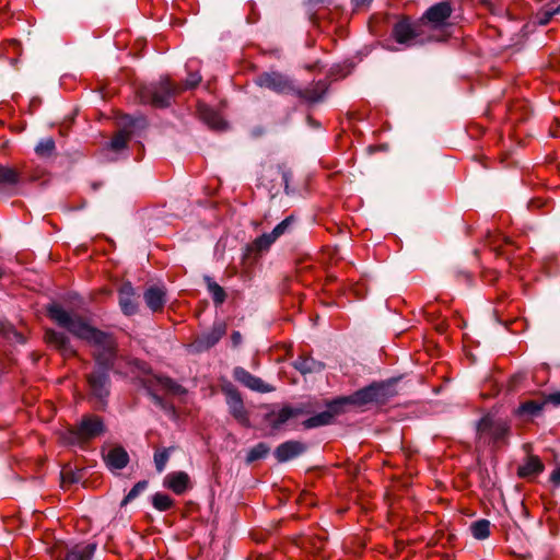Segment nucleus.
I'll list each match as a JSON object with an SVG mask.
<instances>
[{
	"instance_id": "nucleus-1",
	"label": "nucleus",
	"mask_w": 560,
	"mask_h": 560,
	"mask_svg": "<svg viewBox=\"0 0 560 560\" xmlns=\"http://www.w3.org/2000/svg\"><path fill=\"white\" fill-rule=\"evenodd\" d=\"M47 312L60 327L96 348V369L88 376V383L92 395L104 402L109 394L108 372L115 357V341L112 335L96 329L83 317L66 311L59 304H50Z\"/></svg>"
},
{
	"instance_id": "nucleus-2",
	"label": "nucleus",
	"mask_w": 560,
	"mask_h": 560,
	"mask_svg": "<svg viewBox=\"0 0 560 560\" xmlns=\"http://www.w3.org/2000/svg\"><path fill=\"white\" fill-rule=\"evenodd\" d=\"M183 92L180 84L172 82L170 79H161L158 83L141 85L137 90V95L141 103L153 107H167L171 100Z\"/></svg>"
},
{
	"instance_id": "nucleus-3",
	"label": "nucleus",
	"mask_w": 560,
	"mask_h": 560,
	"mask_svg": "<svg viewBox=\"0 0 560 560\" xmlns=\"http://www.w3.org/2000/svg\"><path fill=\"white\" fill-rule=\"evenodd\" d=\"M393 37L399 44L417 45L423 44L430 39L425 36V24L423 21L418 20L412 22L411 19L404 16L393 27Z\"/></svg>"
},
{
	"instance_id": "nucleus-4",
	"label": "nucleus",
	"mask_w": 560,
	"mask_h": 560,
	"mask_svg": "<svg viewBox=\"0 0 560 560\" xmlns=\"http://www.w3.org/2000/svg\"><path fill=\"white\" fill-rule=\"evenodd\" d=\"M510 432V425L505 420L492 416L482 417L477 424V436L483 444H495L504 441Z\"/></svg>"
},
{
	"instance_id": "nucleus-5",
	"label": "nucleus",
	"mask_w": 560,
	"mask_h": 560,
	"mask_svg": "<svg viewBox=\"0 0 560 560\" xmlns=\"http://www.w3.org/2000/svg\"><path fill=\"white\" fill-rule=\"evenodd\" d=\"M104 431V424L97 416H84L78 427L70 430L72 442H82L100 435Z\"/></svg>"
},
{
	"instance_id": "nucleus-6",
	"label": "nucleus",
	"mask_w": 560,
	"mask_h": 560,
	"mask_svg": "<svg viewBox=\"0 0 560 560\" xmlns=\"http://www.w3.org/2000/svg\"><path fill=\"white\" fill-rule=\"evenodd\" d=\"M96 546L94 544H77L72 547L56 546L51 550L54 560H91Z\"/></svg>"
},
{
	"instance_id": "nucleus-7",
	"label": "nucleus",
	"mask_w": 560,
	"mask_h": 560,
	"mask_svg": "<svg viewBox=\"0 0 560 560\" xmlns=\"http://www.w3.org/2000/svg\"><path fill=\"white\" fill-rule=\"evenodd\" d=\"M293 221L294 218L292 215L285 218L283 221L277 224L270 233H265L255 238L250 245V249L259 253L268 250L269 247L288 231Z\"/></svg>"
},
{
	"instance_id": "nucleus-8",
	"label": "nucleus",
	"mask_w": 560,
	"mask_h": 560,
	"mask_svg": "<svg viewBox=\"0 0 560 560\" xmlns=\"http://www.w3.org/2000/svg\"><path fill=\"white\" fill-rule=\"evenodd\" d=\"M452 14V7L448 1H441L430 7L422 19L425 24V30L431 26L432 28H439L446 24L447 19Z\"/></svg>"
},
{
	"instance_id": "nucleus-9",
	"label": "nucleus",
	"mask_w": 560,
	"mask_h": 560,
	"mask_svg": "<svg viewBox=\"0 0 560 560\" xmlns=\"http://www.w3.org/2000/svg\"><path fill=\"white\" fill-rule=\"evenodd\" d=\"M305 413L301 407L284 406L280 410H272L265 416V421L271 428L272 432L279 431L289 420Z\"/></svg>"
},
{
	"instance_id": "nucleus-10",
	"label": "nucleus",
	"mask_w": 560,
	"mask_h": 560,
	"mask_svg": "<svg viewBox=\"0 0 560 560\" xmlns=\"http://www.w3.org/2000/svg\"><path fill=\"white\" fill-rule=\"evenodd\" d=\"M226 334V325L222 322L215 323L210 331L199 336L191 347L198 351H205L213 347Z\"/></svg>"
},
{
	"instance_id": "nucleus-11",
	"label": "nucleus",
	"mask_w": 560,
	"mask_h": 560,
	"mask_svg": "<svg viewBox=\"0 0 560 560\" xmlns=\"http://www.w3.org/2000/svg\"><path fill=\"white\" fill-rule=\"evenodd\" d=\"M233 377L245 387L258 393H270L275 389L271 385L265 383L261 378L250 374L241 366L233 370Z\"/></svg>"
},
{
	"instance_id": "nucleus-12",
	"label": "nucleus",
	"mask_w": 560,
	"mask_h": 560,
	"mask_svg": "<svg viewBox=\"0 0 560 560\" xmlns=\"http://www.w3.org/2000/svg\"><path fill=\"white\" fill-rule=\"evenodd\" d=\"M382 387L377 385H370L352 395L338 400L340 404L348 402L357 406H363L372 401H377L381 396Z\"/></svg>"
},
{
	"instance_id": "nucleus-13",
	"label": "nucleus",
	"mask_w": 560,
	"mask_h": 560,
	"mask_svg": "<svg viewBox=\"0 0 560 560\" xmlns=\"http://www.w3.org/2000/svg\"><path fill=\"white\" fill-rule=\"evenodd\" d=\"M257 84L279 93L284 92L290 88L288 79L278 72L261 73L257 78Z\"/></svg>"
},
{
	"instance_id": "nucleus-14",
	"label": "nucleus",
	"mask_w": 560,
	"mask_h": 560,
	"mask_svg": "<svg viewBox=\"0 0 560 560\" xmlns=\"http://www.w3.org/2000/svg\"><path fill=\"white\" fill-rule=\"evenodd\" d=\"M119 305L125 315H133L138 311V303L136 301V293L130 282L124 283L119 289Z\"/></svg>"
},
{
	"instance_id": "nucleus-15",
	"label": "nucleus",
	"mask_w": 560,
	"mask_h": 560,
	"mask_svg": "<svg viewBox=\"0 0 560 560\" xmlns=\"http://www.w3.org/2000/svg\"><path fill=\"white\" fill-rule=\"evenodd\" d=\"M147 306L153 312H161L166 303V290L163 287L152 285L143 293Z\"/></svg>"
},
{
	"instance_id": "nucleus-16",
	"label": "nucleus",
	"mask_w": 560,
	"mask_h": 560,
	"mask_svg": "<svg viewBox=\"0 0 560 560\" xmlns=\"http://www.w3.org/2000/svg\"><path fill=\"white\" fill-rule=\"evenodd\" d=\"M305 448V445L299 441H288L276 448L275 457L279 463H284L301 455Z\"/></svg>"
},
{
	"instance_id": "nucleus-17",
	"label": "nucleus",
	"mask_w": 560,
	"mask_h": 560,
	"mask_svg": "<svg viewBox=\"0 0 560 560\" xmlns=\"http://www.w3.org/2000/svg\"><path fill=\"white\" fill-rule=\"evenodd\" d=\"M228 405L232 416L243 425H249L248 413L244 407L243 399L236 390L229 393Z\"/></svg>"
},
{
	"instance_id": "nucleus-18",
	"label": "nucleus",
	"mask_w": 560,
	"mask_h": 560,
	"mask_svg": "<svg viewBox=\"0 0 560 560\" xmlns=\"http://www.w3.org/2000/svg\"><path fill=\"white\" fill-rule=\"evenodd\" d=\"M339 404L338 400H335L332 402H330L328 405V409L325 410V411H322L313 417H310L308 419H306L305 421H303V427L305 429H313V428H318V427H323V425H327L329 424L334 417L336 416L337 413V410H336V405Z\"/></svg>"
},
{
	"instance_id": "nucleus-19",
	"label": "nucleus",
	"mask_w": 560,
	"mask_h": 560,
	"mask_svg": "<svg viewBox=\"0 0 560 560\" xmlns=\"http://www.w3.org/2000/svg\"><path fill=\"white\" fill-rule=\"evenodd\" d=\"M164 486L176 494H183L189 487V476L185 471H174L164 478Z\"/></svg>"
},
{
	"instance_id": "nucleus-20",
	"label": "nucleus",
	"mask_w": 560,
	"mask_h": 560,
	"mask_svg": "<svg viewBox=\"0 0 560 560\" xmlns=\"http://www.w3.org/2000/svg\"><path fill=\"white\" fill-rule=\"evenodd\" d=\"M105 462L109 469H122L129 462V455L125 448L117 446L108 451Z\"/></svg>"
},
{
	"instance_id": "nucleus-21",
	"label": "nucleus",
	"mask_w": 560,
	"mask_h": 560,
	"mask_svg": "<svg viewBox=\"0 0 560 560\" xmlns=\"http://www.w3.org/2000/svg\"><path fill=\"white\" fill-rule=\"evenodd\" d=\"M45 339L50 345L60 350L65 354H72L73 350L70 346L69 338L63 334L55 330H47Z\"/></svg>"
},
{
	"instance_id": "nucleus-22",
	"label": "nucleus",
	"mask_w": 560,
	"mask_h": 560,
	"mask_svg": "<svg viewBox=\"0 0 560 560\" xmlns=\"http://www.w3.org/2000/svg\"><path fill=\"white\" fill-rule=\"evenodd\" d=\"M20 180L21 175L15 168L0 165V192L16 187Z\"/></svg>"
},
{
	"instance_id": "nucleus-23",
	"label": "nucleus",
	"mask_w": 560,
	"mask_h": 560,
	"mask_svg": "<svg viewBox=\"0 0 560 560\" xmlns=\"http://www.w3.org/2000/svg\"><path fill=\"white\" fill-rule=\"evenodd\" d=\"M327 91V85L325 82H317L312 86L305 88L299 91V96L304 98L310 103L319 102Z\"/></svg>"
},
{
	"instance_id": "nucleus-24",
	"label": "nucleus",
	"mask_w": 560,
	"mask_h": 560,
	"mask_svg": "<svg viewBox=\"0 0 560 560\" xmlns=\"http://www.w3.org/2000/svg\"><path fill=\"white\" fill-rule=\"evenodd\" d=\"M293 366L302 374L316 373L324 369V364L322 362L304 355L299 357L293 362Z\"/></svg>"
},
{
	"instance_id": "nucleus-25",
	"label": "nucleus",
	"mask_w": 560,
	"mask_h": 560,
	"mask_svg": "<svg viewBox=\"0 0 560 560\" xmlns=\"http://www.w3.org/2000/svg\"><path fill=\"white\" fill-rule=\"evenodd\" d=\"M544 470V464L537 456H529L526 462L518 467L521 477L537 476Z\"/></svg>"
},
{
	"instance_id": "nucleus-26",
	"label": "nucleus",
	"mask_w": 560,
	"mask_h": 560,
	"mask_svg": "<svg viewBox=\"0 0 560 560\" xmlns=\"http://www.w3.org/2000/svg\"><path fill=\"white\" fill-rule=\"evenodd\" d=\"M201 118L212 128V129H223L225 127V122L222 117L214 112L213 109L205 106H200L199 108Z\"/></svg>"
},
{
	"instance_id": "nucleus-27",
	"label": "nucleus",
	"mask_w": 560,
	"mask_h": 560,
	"mask_svg": "<svg viewBox=\"0 0 560 560\" xmlns=\"http://www.w3.org/2000/svg\"><path fill=\"white\" fill-rule=\"evenodd\" d=\"M546 404V400H542V401H538V400H527V401H524L522 402L517 410H516V413L518 416H537L542 407L545 406Z\"/></svg>"
},
{
	"instance_id": "nucleus-28",
	"label": "nucleus",
	"mask_w": 560,
	"mask_h": 560,
	"mask_svg": "<svg viewBox=\"0 0 560 560\" xmlns=\"http://www.w3.org/2000/svg\"><path fill=\"white\" fill-rule=\"evenodd\" d=\"M470 532L474 538L482 540L490 536V522L488 520H478L470 525Z\"/></svg>"
},
{
	"instance_id": "nucleus-29",
	"label": "nucleus",
	"mask_w": 560,
	"mask_h": 560,
	"mask_svg": "<svg viewBox=\"0 0 560 560\" xmlns=\"http://www.w3.org/2000/svg\"><path fill=\"white\" fill-rule=\"evenodd\" d=\"M55 141L52 138L42 139L35 147V152L40 158H49L55 152Z\"/></svg>"
},
{
	"instance_id": "nucleus-30",
	"label": "nucleus",
	"mask_w": 560,
	"mask_h": 560,
	"mask_svg": "<svg viewBox=\"0 0 560 560\" xmlns=\"http://www.w3.org/2000/svg\"><path fill=\"white\" fill-rule=\"evenodd\" d=\"M152 504L156 510L163 512L170 510L173 506L174 501L170 495L158 492L152 498Z\"/></svg>"
},
{
	"instance_id": "nucleus-31",
	"label": "nucleus",
	"mask_w": 560,
	"mask_h": 560,
	"mask_svg": "<svg viewBox=\"0 0 560 560\" xmlns=\"http://www.w3.org/2000/svg\"><path fill=\"white\" fill-rule=\"evenodd\" d=\"M270 448L266 443H258L247 453L246 462L253 463L257 459L264 458L269 453Z\"/></svg>"
},
{
	"instance_id": "nucleus-32",
	"label": "nucleus",
	"mask_w": 560,
	"mask_h": 560,
	"mask_svg": "<svg viewBox=\"0 0 560 560\" xmlns=\"http://www.w3.org/2000/svg\"><path fill=\"white\" fill-rule=\"evenodd\" d=\"M207 280H208V291L210 292L213 302L217 305H221L225 301V298H226L225 291L217 282L211 281L210 279H207Z\"/></svg>"
},
{
	"instance_id": "nucleus-33",
	"label": "nucleus",
	"mask_w": 560,
	"mask_h": 560,
	"mask_svg": "<svg viewBox=\"0 0 560 560\" xmlns=\"http://www.w3.org/2000/svg\"><path fill=\"white\" fill-rule=\"evenodd\" d=\"M158 383H159V385L163 389H165V390H167V392H170L172 394L180 395V394H184L186 392L185 388L182 385H179L178 383L174 382L170 377H159L158 378Z\"/></svg>"
},
{
	"instance_id": "nucleus-34",
	"label": "nucleus",
	"mask_w": 560,
	"mask_h": 560,
	"mask_svg": "<svg viewBox=\"0 0 560 560\" xmlns=\"http://www.w3.org/2000/svg\"><path fill=\"white\" fill-rule=\"evenodd\" d=\"M128 140L129 133L127 131H119L114 136V138L109 142V147L115 151H119L126 148Z\"/></svg>"
},
{
	"instance_id": "nucleus-35",
	"label": "nucleus",
	"mask_w": 560,
	"mask_h": 560,
	"mask_svg": "<svg viewBox=\"0 0 560 560\" xmlns=\"http://www.w3.org/2000/svg\"><path fill=\"white\" fill-rule=\"evenodd\" d=\"M170 451H171L170 448H163L162 451L155 452L154 464H155V468L159 472H162L165 469L166 464L170 458Z\"/></svg>"
},
{
	"instance_id": "nucleus-36",
	"label": "nucleus",
	"mask_w": 560,
	"mask_h": 560,
	"mask_svg": "<svg viewBox=\"0 0 560 560\" xmlns=\"http://www.w3.org/2000/svg\"><path fill=\"white\" fill-rule=\"evenodd\" d=\"M148 487V481H139L137 482L132 489L128 492V494L125 497L122 504H126L133 499H136L141 492H143Z\"/></svg>"
},
{
	"instance_id": "nucleus-37",
	"label": "nucleus",
	"mask_w": 560,
	"mask_h": 560,
	"mask_svg": "<svg viewBox=\"0 0 560 560\" xmlns=\"http://www.w3.org/2000/svg\"><path fill=\"white\" fill-rule=\"evenodd\" d=\"M201 81V75L196 72H189L187 79L185 80L184 85L180 84V88L184 90L196 88Z\"/></svg>"
},
{
	"instance_id": "nucleus-38",
	"label": "nucleus",
	"mask_w": 560,
	"mask_h": 560,
	"mask_svg": "<svg viewBox=\"0 0 560 560\" xmlns=\"http://www.w3.org/2000/svg\"><path fill=\"white\" fill-rule=\"evenodd\" d=\"M560 11V5L556 9H546L541 12V16L539 19L540 24H547L551 18Z\"/></svg>"
},
{
	"instance_id": "nucleus-39",
	"label": "nucleus",
	"mask_w": 560,
	"mask_h": 560,
	"mask_svg": "<svg viewBox=\"0 0 560 560\" xmlns=\"http://www.w3.org/2000/svg\"><path fill=\"white\" fill-rule=\"evenodd\" d=\"M549 480L553 486L560 487V464L551 471Z\"/></svg>"
},
{
	"instance_id": "nucleus-40",
	"label": "nucleus",
	"mask_w": 560,
	"mask_h": 560,
	"mask_svg": "<svg viewBox=\"0 0 560 560\" xmlns=\"http://www.w3.org/2000/svg\"><path fill=\"white\" fill-rule=\"evenodd\" d=\"M231 340L234 347H237L242 342V335L238 331H233L231 335Z\"/></svg>"
},
{
	"instance_id": "nucleus-41",
	"label": "nucleus",
	"mask_w": 560,
	"mask_h": 560,
	"mask_svg": "<svg viewBox=\"0 0 560 560\" xmlns=\"http://www.w3.org/2000/svg\"><path fill=\"white\" fill-rule=\"evenodd\" d=\"M546 402H552L553 405H560V393L550 394L546 399Z\"/></svg>"
},
{
	"instance_id": "nucleus-42",
	"label": "nucleus",
	"mask_w": 560,
	"mask_h": 560,
	"mask_svg": "<svg viewBox=\"0 0 560 560\" xmlns=\"http://www.w3.org/2000/svg\"><path fill=\"white\" fill-rule=\"evenodd\" d=\"M372 0H352L355 8H363L371 3Z\"/></svg>"
},
{
	"instance_id": "nucleus-43",
	"label": "nucleus",
	"mask_w": 560,
	"mask_h": 560,
	"mask_svg": "<svg viewBox=\"0 0 560 560\" xmlns=\"http://www.w3.org/2000/svg\"><path fill=\"white\" fill-rule=\"evenodd\" d=\"M8 44H9L10 47H12L16 51L20 48V43L18 40H15V39H11Z\"/></svg>"
},
{
	"instance_id": "nucleus-44",
	"label": "nucleus",
	"mask_w": 560,
	"mask_h": 560,
	"mask_svg": "<svg viewBox=\"0 0 560 560\" xmlns=\"http://www.w3.org/2000/svg\"><path fill=\"white\" fill-rule=\"evenodd\" d=\"M330 0H308L310 4L317 5L319 3H328Z\"/></svg>"
},
{
	"instance_id": "nucleus-45",
	"label": "nucleus",
	"mask_w": 560,
	"mask_h": 560,
	"mask_svg": "<svg viewBox=\"0 0 560 560\" xmlns=\"http://www.w3.org/2000/svg\"><path fill=\"white\" fill-rule=\"evenodd\" d=\"M283 180L285 183V188H288V174L283 173Z\"/></svg>"
},
{
	"instance_id": "nucleus-46",
	"label": "nucleus",
	"mask_w": 560,
	"mask_h": 560,
	"mask_svg": "<svg viewBox=\"0 0 560 560\" xmlns=\"http://www.w3.org/2000/svg\"><path fill=\"white\" fill-rule=\"evenodd\" d=\"M504 242H505L506 244H510V243H511V241H510V238H509V237H504Z\"/></svg>"
},
{
	"instance_id": "nucleus-47",
	"label": "nucleus",
	"mask_w": 560,
	"mask_h": 560,
	"mask_svg": "<svg viewBox=\"0 0 560 560\" xmlns=\"http://www.w3.org/2000/svg\"><path fill=\"white\" fill-rule=\"evenodd\" d=\"M153 397L158 402H161V399L158 396L154 395Z\"/></svg>"
}]
</instances>
